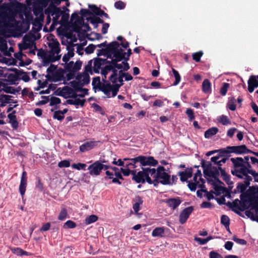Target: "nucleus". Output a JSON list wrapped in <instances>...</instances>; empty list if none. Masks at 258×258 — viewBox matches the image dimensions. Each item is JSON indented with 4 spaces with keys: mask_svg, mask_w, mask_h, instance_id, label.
Wrapping results in <instances>:
<instances>
[{
    "mask_svg": "<svg viewBox=\"0 0 258 258\" xmlns=\"http://www.w3.org/2000/svg\"><path fill=\"white\" fill-rule=\"evenodd\" d=\"M9 1L10 3H4L1 7V9H5V12H1L0 14V28L7 22H17L16 17L18 10L22 7V4L17 0Z\"/></svg>",
    "mask_w": 258,
    "mask_h": 258,
    "instance_id": "1",
    "label": "nucleus"
},
{
    "mask_svg": "<svg viewBox=\"0 0 258 258\" xmlns=\"http://www.w3.org/2000/svg\"><path fill=\"white\" fill-rule=\"evenodd\" d=\"M231 161L233 164L231 174L240 179H246L251 177L248 175V170L243 164V158L241 157L231 158Z\"/></svg>",
    "mask_w": 258,
    "mask_h": 258,
    "instance_id": "2",
    "label": "nucleus"
},
{
    "mask_svg": "<svg viewBox=\"0 0 258 258\" xmlns=\"http://www.w3.org/2000/svg\"><path fill=\"white\" fill-rule=\"evenodd\" d=\"M20 18L23 19L21 23L20 21L17 20V22L12 21L3 24V26L6 28L14 29L13 30L14 33L13 34L14 37H18L22 33H25L29 29L30 23H25V20L23 19V15H20Z\"/></svg>",
    "mask_w": 258,
    "mask_h": 258,
    "instance_id": "3",
    "label": "nucleus"
},
{
    "mask_svg": "<svg viewBox=\"0 0 258 258\" xmlns=\"http://www.w3.org/2000/svg\"><path fill=\"white\" fill-rule=\"evenodd\" d=\"M150 167H143L141 171L137 172L135 170V172L132 176V180L136 183H144L147 181L149 184H152V179L150 176Z\"/></svg>",
    "mask_w": 258,
    "mask_h": 258,
    "instance_id": "4",
    "label": "nucleus"
},
{
    "mask_svg": "<svg viewBox=\"0 0 258 258\" xmlns=\"http://www.w3.org/2000/svg\"><path fill=\"white\" fill-rule=\"evenodd\" d=\"M134 161V163H138V167H141L142 169L146 166H155L158 163V161L152 156L140 155L135 157Z\"/></svg>",
    "mask_w": 258,
    "mask_h": 258,
    "instance_id": "5",
    "label": "nucleus"
},
{
    "mask_svg": "<svg viewBox=\"0 0 258 258\" xmlns=\"http://www.w3.org/2000/svg\"><path fill=\"white\" fill-rule=\"evenodd\" d=\"M201 165L205 176L209 177H215L216 176H219V167L212 166L211 162L210 161H206L203 159L201 161Z\"/></svg>",
    "mask_w": 258,
    "mask_h": 258,
    "instance_id": "6",
    "label": "nucleus"
},
{
    "mask_svg": "<svg viewBox=\"0 0 258 258\" xmlns=\"http://www.w3.org/2000/svg\"><path fill=\"white\" fill-rule=\"evenodd\" d=\"M47 13H50L51 16H53L52 18V24H51L50 29L52 31L54 29V27L58 24H59L60 21L58 19L62 14V10L60 8L57 7H53L52 5L49 6L46 9Z\"/></svg>",
    "mask_w": 258,
    "mask_h": 258,
    "instance_id": "7",
    "label": "nucleus"
},
{
    "mask_svg": "<svg viewBox=\"0 0 258 258\" xmlns=\"http://www.w3.org/2000/svg\"><path fill=\"white\" fill-rule=\"evenodd\" d=\"M153 179H152V184L155 186H158L159 183L163 185H170L171 181L170 175L166 173V172H163L158 174H155V175L152 176Z\"/></svg>",
    "mask_w": 258,
    "mask_h": 258,
    "instance_id": "8",
    "label": "nucleus"
},
{
    "mask_svg": "<svg viewBox=\"0 0 258 258\" xmlns=\"http://www.w3.org/2000/svg\"><path fill=\"white\" fill-rule=\"evenodd\" d=\"M88 170L89 171V174L91 175L98 176L100 175L102 170L101 161L100 160L95 161L88 167Z\"/></svg>",
    "mask_w": 258,
    "mask_h": 258,
    "instance_id": "9",
    "label": "nucleus"
},
{
    "mask_svg": "<svg viewBox=\"0 0 258 258\" xmlns=\"http://www.w3.org/2000/svg\"><path fill=\"white\" fill-rule=\"evenodd\" d=\"M48 46L50 48L49 53L53 55H61L59 54L60 52V44L57 39L52 38L51 42L48 43Z\"/></svg>",
    "mask_w": 258,
    "mask_h": 258,
    "instance_id": "10",
    "label": "nucleus"
},
{
    "mask_svg": "<svg viewBox=\"0 0 258 258\" xmlns=\"http://www.w3.org/2000/svg\"><path fill=\"white\" fill-rule=\"evenodd\" d=\"M194 210V207L190 206L184 209L179 215V222L181 224H183L185 223L188 218H189L190 215L193 212Z\"/></svg>",
    "mask_w": 258,
    "mask_h": 258,
    "instance_id": "11",
    "label": "nucleus"
},
{
    "mask_svg": "<svg viewBox=\"0 0 258 258\" xmlns=\"http://www.w3.org/2000/svg\"><path fill=\"white\" fill-rule=\"evenodd\" d=\"M27 184V172L25 171H24L22 172L20 184L19 185V192L23 197L25 195L26 189Z\"/></svg>",
    "mask_w": 258,
    "mask_h": 258,
    "instance_id": "12",
    "label": "nucleus"
},
{
    "mask_svg": "<svg viewBox=\"0 0 258 258\" xmlns=\"http://www.w3.org/2000/svg\"><path fill=\"white\" fill-rule=\"evenodd\" d=\"M193 169L191 167L186 168L183 171H179L177 173L180 176V180L182 182H187V179L192 176Z\"/></svg>",
    "mask_w": 258,
    "mask_h": 258,
    "instance_id": "13",
    "label": "nucleus"
},
{
    "mask_svg": "<svg viewBox=\"0 0 258 258\" xmlns=\"http://www.w3.org/2000/svg\"><path fill=\"white\" fill-rule=\"evenodd\" d=\"M258 87V80L256 76L251 75L248 81V91L252 93L255 88Z\"/></svg>",
    "mask_w": 258,
    "mask_h": 258,
    "instance_id": "14",
    "label": "nucleus"
},
{
    "mask_svg": "<svg viewBox=\"0 0 258 258\" xmlns=\"http://www.w3.org/2000/svg\"><path fill=\"white\" fill-rule=\"evenodd\" d=\"M44 19V16L42 14L39 18H36L33 22H32L33 27L32 30L35 32H38L40 31L42 28V23L41 22H43Z\"/></svg>",
    "mask_w": 258,
    "mask_h": 258,
    "instance_id": "15",
    "label": "nucleus"
},
{
    "mask_svg": "<svg viewBox=\"0 0 258 258\" xmlns=\"http://www.w3.org/2000/svg\"><path fill=\"white\" fill-rule=\"evenodd\" d=\"M61 58V55H53L50 53L46 54L43 59V66H47L50 62H53L59 60Z\"/></svg>",
    "mask_w": 258,
    "mask_h": 258,
    "instance_id": "16",
    "label": "nucleus"
},
{
    "mask_svg": "<svg viewBox=\"0 0 258 258\" xmlns=\"http://www.w3.org/2000/svg\"><path fill=\"white\" fill-rule=\"evenodd\" d=\"M244 181L240 182L237 183L236 186L237 188L240 191V192H245L246 188L250 185V182L252 180V177H247L246 179H244Z\"/></svg>",
    "mask_w": 258,
    "mask_h": 258,
    "instance_id": "17",
    "label": "nucleus"
},
{
    "mask_svg": "<svg viewBox=\"0 0 258 258\" xmlns=\"http://www.w3.org/2000/svg\"><path fill=\"white\" fill-rule=\"evenodd\" d=\"M181 200L179 197L167 199L166 203L167 206L173 210L175 209L180 204Z\"/></svg>",
    "mask_w": 258,
    "mask_h": 258,
    "instance_id": "18",
    "label": "nucleus"
},
{
    "mask_svg": "<svg viewBox=\"0 0 258 258\" xmlns=\"http://www.w3.org/2000/svg\"><path fill=\"white\" fill-rule=\"evenodd\" d=\"M96 143L94 141L87 142L80 146V151L81 152L89 151L96 145Z\"/></svg>",
    "mask_w": 258,
    "mask_h": 258,
    "instance_id": "19",
    "label": "nucleus"
},
{
    "mask_svg": "<svg viewBox=\"0 0 258 258\" xmlns=\"http://www.w3.org/2000/svg\"><path fill=\"white\" fill-rule=\"evenodd\" d=\"M2 91H4L7 93H10L12 94H15L16 90L15 88L13 87L8 86L5 83H2L0 81V92Z\"/></svg>",
    "mask_w": 258,
    "mask_h": 258,
    "instance_id": "20",
    "label": "nucleus"
},
{
    "mask_svg": "<svg viewBox=\"0 0 258 258\" xmlns=\"http://www.w3.org/2000/svg\"><path fill=\"white\" fill-rule=\"evenodd\" d=\"M165 229L164 227H159L155 228L152 232L153 237H163L165 236Z\"/></svg>",
    "mask_w": 258,
    "mask_h": 258,
    "instance_id": "21",
    "label": "nucleus"
},
{
    "mask_svg": "<svg viewBox=\"0 0 258 258\" xmlns=\"http://www.w3.org/2000/svg\"><path fill=\"white\" fill-rule=\"evenodd\" d=\"M99 89L100 91L103 92L106 95L107 98L110 97L111 85L110 84V83L103 84Z\"/></svg>",
    "mask_w": 258,
    "mask_h": 258,
    "instance_id": "22",
    "label": "nucleus"
},
{
    "mask_svg": "<svg viewBox=\"0 0 258 258\" xmlns=\"http://www.w3.org/2000/svg\"><path fill=\"white\" fill-rule=\"evenodd\" d=\"M235 151L236 154H248V152H251V150L247 148L245 145L235 146Z\"/></svg>",
    "mask_w": 258,
    "mask_h": 258,
    "instance_id": "23",
    "label": "nucleus"
},
{
    "mask_svg": "<svg viewBox=\"0 0 258 258\" xmlns=\"http://www.w3.org/2000/svg\"><path fill=\"white\" fill-rule=\"evenodd\" d=\"M12 252L16 254L18 256H22V255H31L32 254L29 253L26 251L24 250L22 248L20 247H10Z\"/></svg>",
    "mask_w": 258,
    "mask_h": 258,
    "instance_id": "24",
    "label": "nucleus"
},
{
    "mask_svg": "<svg viewBox=\"0 0 258 258\" xmlns=\"http://www.w3.org/2000/svg\"><path fill=\"white\" fill-rule=\"evenodd\" d=\"M12 71H14L17 75H19V77L22 75L20 79H22L25 82H28L30 81V77L27 73L24 72L22 70H18L16 68L13 69Z\"/></svg>",
    "mask_w": 258,
    "mask_h": 258,
    "instance_id": "25",
    "label": "nucleus"
},
{
    "mask_svg": "<svg viewBox=\"0 0 258 258\" xmlns=\"http://www.w3.org/2000/svg\"><path fill=\"white\" fill-rule=\"evenodd\" d=\"M135 203L133 204V209H134L135 212L137 213L140 210V205H142L143 203V200L142 198L139 196H136L135 199Z\"/></svg>",
    "mask_w": 258,
    "mask_h": 258,
    "instance_id": "26",
    "label": "nucleus"
},
{
    "mask_svg": "<svg viewBox=\"0 0 258 258\" xmlns=\"http://www.w3.org/2000/svg\"><path fill=\"white\" fill-rule=\"evenodd\" d=\"M135 157L134 158H124L123 160L126 162L124 167L127 168H136L138 167V163H134Z\"/></svg>",
    "mask_w": 258,
    "mask_h": 258,
    "instance_id": "27",
    "label": "nucleus"
},
{
    "mask_svg": "<svg viewBox=\"0 0 258 258\" xmlns=\"http://www.w3.org/2000/svg\"><path fill=\"white\" fill-rule=\"evenodd\" d=\"M202 91L205 93L211 92V84L208 79H205L202 83Z\"/></svg>",
    "mask_w": 258,
    "mask_h": 258,
    "instance_id": "28",
    "label": "nucleus"
},
{
    "mask_svg": "<svg viewBox=\"0 0 258 258\" xmlns=\"http://www.w3.org/2000/svg\"><path fill=\"white\" fill-rule=\"evenodd\" d=\"M8 117L9 119V123L11 124L13 129L16 130L19 126V122L17 120L16 115L8 114Z\"/></svg>",
    "mask_w": 258,
    "mask_h": 258,
    "instance_id": "29",
    "label": "nucleus"
},
{
    "mask_svg": "<svg viewBox=\"0 0 258 258\" xmlns=\"http://www.w3.org/2000/svg\"><path fill=\"white\" fill-rule=\"evenodd\" d=\"M218 128L216 127H211L205 132L204 136L205 138L209 139L216 135L218 132Z\"/></svg>",
    "mask_w": 258,
    "mask_h": 258,
    "instance_id": "30",
    "label": "nucleus"
},
{
    "mask_svg": "<svg viewBox=\"0 0 258 258\" xmlns=\"http://www.w3.org/2000/svg\"><path fill=\"white\" fill-rule=\"evenodd\" d=\"M70 85L72 88L75 91H80L82 87L83 86V84L81 82L76 81H72L70 82Z\"/></svg>",
    "mask_w": 258,
    "mask_h": 258,
    "instance_id": "31",
    "label": "nucleus"
},
{
    "mask_svg": "<svg viewBox=\"0 0 258 258\" xmlns=\"http://www.w3.org/2000/svg\"><path fill=\"white\" fill-rule=\"evenodd\" d=\"M247 195H248L251 199L255 196L256 194H258L257 185L249 186V188L246 190Z\"/></svg>",
    "mask_w": 258,
    "mask_h": 258,
    "instance_id": "32",
    "label": "nucleus"
},
{
    "mask_svg": "<svg viewBox=\"0 0 258 258\" xmlns=\"http://www.w3.org/2000/svg\"><path fill=\"white\" fill-rule=\"evenodd\" d=\"M238 199H237L234 200L232 203L230 202H228L227 203H225V204L228 207H229L232 210V211H233L234 212L238 215H240V213L236 209V207L237 206V203L238 202Z\"/></svg>",
    "mask_w": 258,
    "mask_h": 258,
    "instance_id": "33",
    "label": "nucleus"
},
{
    "mask_svg": "<svg viewBox=\"0 0 258 258\" xmlns=\"http://www.w3.org/2000/svg\"><path fill=\"white\" fill-rule=\"evenodd\" d=\"M150 176L151 177L155 175V174H158L159 173H161L163 172H165V169L163 166H159L157 167V168L156 169L155 168H150Z\"/></svg>",
    "mask_w": 258,
    "mask_h": 258,
    "instance_id": "34",
    "label": "nucleus"
},
{
    "mask_svg": "<svg viewBox=\"0 0 258 258\" xmlns=\"http://www.w3.org/2000/svg\"><path fill=\"white\" fill-rule=\"evenodd\" d=\"M248 201H239L238 200V202L237 203V206L236 207V209L240 211H244L245 210L247 209V207L246 206V203H247Z\"/></svg>",
    "mask_w": 258,
    "mask_h": 258,
    "instance_id": "35",
    "label": "nucleus"
},
{
    "mask_svg": "<svg viewBox=\"0 0 258 258\" xmlns=\"http://www.w3.org/2000/svg\"><path fill=\"white\" fill-rule=\"evenodd\" d=\"M103 66L101 61H99V57L95 58L94 61V72L96 74L99 73V70L101 68V66Z\"/></svg>",
    "mask_w": 258,
    "mask_h": 258,
    "instance_id": "36",
    "label": "nucleus"
},
{
    "mask_svg": "<svg viewBox=\"0 0 258 258\" xmlns=\"http://www.w3.org/2000/svg\"><path fill=\"white\" fill-rule=\"evenodd\" d=\"M236 100L234 97L229 98L227 103V107L231 111H234L236 108Z\"/></svg>",
    "mask_w": 258,
    "mask_h": 258,
    "instance_id": "37",
    "label": "nucleus"
},
{
    "mask_svg": "<svg viewBox=\"0 0 258 258\" xmlns=\"http://www.w3.org/2000/svg\"><path fill=\"white\" fill-rule=\"evenodd\" d=\"M110 46L111 47V50L117 51L122 53H126L122 48H119L120 44L117 41L111 42Z\"/></svg>",
    "mask_w": 258,
    "mask_h": 258,
    "instance_id": "38",
    "label": "nucleus"
},
{
    "mask_svg": "<svg viewBox=\"0 0 258 258\" xmlns=\"http://www.w3.org/2000/svg\"><path fill=\"white\" fill-rule=\"evenodd\" d=\"M223 156H226L230 153H235V146H227L226 148H222Z\"/></svg>",
    "mask_w": 258,
    "mask_h": 258,
    "instance_id": "39",
    "label": "nucleus"
},
{
    "mask_svg": "<svg viewBox=\"0 0 258 258\" xmlns=\"http://www.w3.org/2000/svg\"><path fill=\"white\" fill-rule=\"evenodd\" d=\"M110 46H111V43H110L108 44L107 47H106L105 48H102L101 49H98L97 50L98 52L97 53V56H101V55L105 56V55L106 54V53L107 52L111 50V47Z\"/></svg>",
    "mask_w": 258,
    "mask_h": 258,
    "instance_id": "40",
    "label": "nucleus"
},
{
    "mask_svg": "<svg viewBox=\"0 0 258 258\" xmlns=\"http://www.w3.org/2000/svg\"><path fill=\"white\" fill-rule=\"evenodd\" d=\"M112 51L113 53H114L113 56L114 58L113 59L118 60H124L125 61V55H126V53H122L115 50H112Z\"/></svg>",
    "mask_w": 258,
    "mask_h": 258,
    "instance_id": "41",
    "label": "nucleus"
},
{
    "mask_svg": "<svg viewBox=\"0 0 258 258\" xmlns=\"http://www.w3.org/2000/svg\"><path fill=\"white\" fill-rule=\"evenodd\" d=\"M98 219V218L96 215H91L85 219V223L86 225H89L96 222Z\"/></svg>",
    "mask_w": 258,
    "mask_h": 258,
    "instance_id": "42",
    "label": "nucleus"
},
{
    "mask_svg": "<svg viewBox=\"0 0 258 258\" xmlns=\"http://www.w3.org/2000/svg\"><path fill=\"white\" fill-rule=\"evenodd\" d=\"M7 77L10 82V84H15L16 81L20 80L19 75H17L16 74H10Z\"/></svg>",
    "mask_w": 258,
    "mask_h": 258,
    "instance_id": "43",
    "label": "nucleus"
},
{
    "mask_svg": "<svg viewBox=\"0 0 258 258\" xmlns=\"http://www.w3.org/2000/svg\"><path fill=\"white\" fill-rule=\"evenodd\" d=\"M92 85L93 86V89H95L96 88H99L100 86L102 85L100 82V77H96L93 78Z\"/></svg>",
    "mask_w": 258,
    "mask_h": 258,
    "instance_id": "44",
    "label": "nucleus"
},
{
    "mask_svg": "<svg viewBox=\"0 0 258 258\" xmlns=\"http://www.w3.org/2000/svg\"><path fill=\"white\" fill-rule=\"evenodd\" d=\"M172 72L175 79V82L173 83V85L176 86L180 82L181 77L178 71L175 69L172 68Z\"/></svg>",
    "mask_w": 258,
    "mask_h": 258,
    "instance_id": "45",
    "label": "nucleus"
},
{
    "mask_svg": "<svg viewBox=\"0 0 258 258\" xmlns=\"http://www.w3.org/2000/svg\"><path fill=\"white\" fill-rule=\"evenodd\" d=\"M61 18L60 21V24H64L68 22L69 18V14L64 11H62Z\"/></svg>",
    "mask_w": 258,
    "mask_h": 258,
    "instance_id": "46",
    "label": "nucleus"
},
{
    "mask_svg": "<svg viewBox=\"0 0 258 258\" xmlns=\"http://www.w3.org/2000/svg\"><path fill=\"white\" fill-rule=\"evenodd\" d=\"M221 223L225 227H229L230 225V219L228 216L223 215L221 217Z\"/></svg>",
    "mask_w": 258,
    "mask_h": 258,
    "instance_id": "47",
    "label": "nucleus"
},
{
    "mask_svg": "<svg viewBox=\"0 0 258 258\" xmlns=\"http://www.w3.org/2000/svg\"><path fill=\"white\" fill-rule=\"evenodd\" d=\"M89 8L91 11V14H94L98 16L99 14V12H101V9L100 8L97 7L96 5H89Z\"/></svg>",
    "mask_w": 258,
    "mask_h": 258,
    "instance_id": "48",
    "label": "nucleus"
},
{
    "mask_svg": "<svg viewBox=\"0 0 258 258\" xmlns=\"http://www.w3.org/2000/svg\"><path fill=\"white\" fill-rule=\"evenodd\" d=\"M112 72V74L109 77V79L112 83L115 84L117 82V71L114 69Z\"/></svg>",
    "mask_w": 258,
    "mask_h": 258,
    "instance_id": "49",
    "label": "nucleus"
},
{
    "mask_svg": "<svg viewBox=\"0 0 258 258\" xmlns=\"http://www.w3.org/2000/svg\"><path fill=\"white\" fill-rule=\"evenodd\" d=\"M203 55V52L202 51H199L192 53V59L196 62H200L201 58Z\"/></svg>",
    "mask_w": 258,
    "mask_h": 258,
    "instance_id": "50",
    "label": "nucleus"
},
{
    "mask_svg": "<svg viewBox=\"0 0 258 258\" xmlns=\"http://www.w3.org/2000/svg\"><path fill=\"white\" fill-rule=\"evenodd\" d=\"M87 165L85 163H74L72 165V167L74 169H76L77 170H85L86 167Z\"/></svg>",
    "mask_w": 258,
    "mask_h": 258,
    "instance_id": "51",
    "label": "nucleus"
},
{
    "mask_svg": "<svg viewBox=\"0 0 258 258\" xmlns=\"http://www.w3.org/2000/svg\"><path fill=\"white\" fill-rule=\"evenodd\" d=\"M75 55L74 52H71V51L69 50V52H68L67 54H65L62 57V61L65 63H67L69 59L73 57Z\"/></svg>",
    "mask_w": 258,
    "mask_h": 258,
    "instance_id": "52",
    "label": "nucleus"
},
{
    "mask_svg": "<svg viewBox=\"0 0 258 258\" xmlns=\"http://www.w3.org/2000/svg\"><path fill=\"white\" fill-rule=\"evenodd\" d=\"M12 96L5 95V94H0V101H3L7 104L10 103L11 98H12Z\"/></svg>",
    "mask_w": 258,
    "mask_h": 258,
    "instance_id": "53",
    "label": "nucleus"
},
{
    "mask_svg": "<svg viewBox=\"0 0 258 258\" xmlns=\"http://www.w3.org/2000/svg\"><path fill=\"white\" fill-rule=\"evenodd\" d=\"M100 161H101L102 169L107 170L108 169H111V166L110 165L111 162L109 161H106V159H105L100 160Z\"/></svg>",
    "mask_w": 258,
    "mask_h": 258,
    "instance_id": "54",
    "label": "nucleus"
},
{
    "mask_svg": "<svg viewBox=\"0 0 258 258\" xmlns=\"http://www.w3.org/2000/svg\"><path fill=\"white\" fill-rule=\"evenodd\" d=\"M120 171L121 172V173H122L124 176H127L130 175V174H132V175L133 176L134 173L135 172V170H130V168H121Z\"/></svg>",
    "mask_w": 258,
    "mask_h": 258,
    "instance_id": "55",
    "label": "nucleus"
},
{
    "mask_svg": "<svg viewBox=\"0 0 258 258\" xmlns=\"http://www.w3.org/2000/svg\"><path fill=\"white\" fill-rule=\"evenodd\" d=\"M67 215L68 212L67 209L64 208H62L58 215V219L59 220H63L67 218Z\"/></svg>",
    "mask_w": 258,
    "mask_h": 258,
    "instance_id": "56",
    "label": "nucleus"
},
{
    "mask_svg": "<svg viewBox=\"0 0 258 258\" xmlns=\"http://www.w3.org/2000/svg\"><path fill=\"white\" fill-rule=\"evenodd\" d=\"M114 7L118 10H123L125 8L126 4L121 1H118L114 3Z\"/></svg>",
    "mask_w": 258,
    "mask_h": 258,
    "instance_id": "57",
    "label": "nucleus"
},
{
    "mask_svg": "<svg viewBox=\"0 0 258 258\" xmlns=\"http://www.w3.org/2000/svg\"><path fill=\"white\" fill-rule=\"evenodd\" d=\"M76 226V223L72 220L67 221L63 225L64 228H74Z\"/></svg>",
    "mask_w": 258,
    "mask_h": 258,
    "instance_id": "58",
    "label": "nucleus"
},
{
    "mask_svg": "<svg viewBox=\"0 0 258 258\" xmlns=\"http://www.w3.org/2000/svg\"><path fill=\"white\" fill-rule=\"evenodd\" d=\"M229 87V84L227 83H223L222 86L220 88V94L223 96L225 95L227 93L228 88Z\"/></svg>",
    "mask_w": 258,
    "mask_h": 258,
    "instance_id": "59",
    "label": "nucleus"
},
{
    "mask_svg": "<svg viewBox=\"0 0 258 258\" xmlns=\"http://www.w3.org/2000/svg\"><path fill=\"white\" fill-rule=\"evenodd\" d=\"M240 198L241 201H251L252 202V199L250 197L247 195V191L241 192V195L240 196Z\"/></svg>",
    "mask_w": 258,
    "mask_h": 258,
    "instance_id": "60",
    "label": "nucleus"
},
{
    "mask_svg": "<svg viewBox=\"0 0 258 258\" xmlns=\"http://www.w3.org/2000/svg\"><path fill=\"white\" fill-rule=\"evenodd\" d=\"M61 103V100L57 97H51L50 99L49 105L52 106Z\"/></svg>",
    "mask_w": 258,
    "mask_h": 258,
    "instance_id": "61",
    "label": "nucleus"
},
{
    "mask_svg": "<svg viewBox=\"0 0 258 258\" xmlns=\"http://www.w3.org/2000/svg\"><path fill=\"white\" fill-rule=\"evenodd\" d=\"M86 19L88 21L90 22L91 24H92L93 25L94 28H98V24L97 20H96V16L90 17L87 18Z\"/></svg>",
    "mask_w": 258,
    "mask_h": 258,
    "instance_id": "62",
    "label": "nucleus"
},
{
    "mask_svg": "<svg viewBox=\"0 0 258 258\" xmlns=\"http://www.w3.org/2000/svg\"><path fill=\"white\" fill-rule=\"evenodd\" d=\"M96 47V45L93 44H90L87 47H86L85 51L87 54H91L94 52Z\"/></svg>",
    "mask_w": 258,
    "mask_h": 258,
    "instance_id": "63",
    "label": "nucleus"
},
{
    "mask_svg": "<svg viewBox=\"0 0 258 258\" xmlns=\"http://www.w3.org/2000/svg\"><path fill=\"white\" fill-rule=\"evenodd\" d=\"M60 111H59L58 110L55 111L53 114V118L56 119L59 121L62 120L64 117V116L62 114H60Z\"/></svg>",
    "mask_w": 258,
    "mask_h": 258,
    "instance_id": "64",
    "label": "nucleus"
}]
</instances>
